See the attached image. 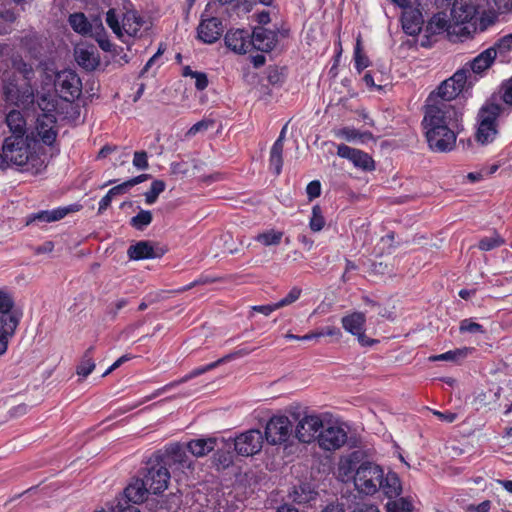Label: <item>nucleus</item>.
<instances>
[{
	"instance_id": "052dcab7",
	"label": "nucleus",
	"mask_w": 512,
	"mask_h": 512,
	"mask_svg": "<svg viewBox=\"0 0 512 512\" xmlns=\"http://www.w3.org/2000/svg\"><path fill=\"white\" fill-rule=\"evenodd\" d=\"M212 125L211 121L201 120L190 127L186 135L188 137L195 136L198 132L206 131Z\"/></svg>"
},
{
	"instance_id": "1a4fd4ad",
	"label": "nucleus",
	"mask_w": 512,
	"mask_h": 512,
	"mask_svg": "<svg viewBox=\"0 0 512 512\" xmlns=\"http://www.w3.org/2000/svg\"><path fill=\"white\" fill-rule=\"evenodd\" d=\"M293 422L286 415H274L266 424L265 439L270 445L286 443L293 434Z\"/></svg>"
},
{
	"instance_id": "680f3d73",
	"label": "nucleus",
	"mask_w": 512,
	"mask_h": 512,
	"mask_svg": "<svg viewBox=\"0 0 512 512\" xmlns=\"http://www.w3.org/2000/svg\"><path fill=\"white\" fill-rule=\"evenodd\" d=\"M309 200L315 199L321 194V184L318 180L311 181L306 187Z\"/></svg>"
},
{
	"instance_id": "bb28decb",
	"label": "nucleus",
	"mask_w": 512,
	"mask_h": 512,
	"mask_svg": "<svg viewBox=\"0 0 512 512\" xmlns=\"http://www.w3.org/2000/svg\"><path fill=\"white\" fill-rule=\"evenodd\" d=\"M68 22L72 29L83 36L92 35L93 27L96 28L102 27V23L100 20L95 19L93 22H90L84 13L77 12L73 13L69 16Z\"/></svg>"
},
{
	"instance_id": "a18cd8bd",
	"label": "nucleus",
	"mask_w": 512,
	"mask_h": 512,
	"mask_svg": "<svg viewBox=\"0 0 512 512\" xmlns=\"http://www.w3.org/2000/svg\"><path fill=\"white\" fill-rule=\"evenodd\" d=\"M283 149L280 147V141L274 143L270 150V168L279 175L283 166Z\"/></svg>"
},
{
	"instance_id": "f704fd0d",
	"label": "nucleus",
	"mask_w": 512,
	"mask_h": 512,
	"mask_svg": "<svg viewBox=\"0 0 512 512\" xmlns=\"http://www.w3.org/2000/svg\"><path fill=\"white\" fill-rule=\"evenodd\" d=\"M6 124L11 132L10 136L26 137V120L20 111H10L6 116Z\"/></svg>"
},
{
	"instance_id": "3c124183",
	"label": "nucleus",
	"mask_w": 512,
	"mask_h": 512,
	"mask_svg": "<svg viewBox=\"0 0 512 512\" xmlns=\"http://www.w3.org/2000/svg\"><path fill=\"white\" fill-rule=\"evenodd\" d=\"M503 244V238L498 233H494L491 236L483 237L478 243V248L482 251H490Z\"/></svg>"
},
{
	"instance_id": "ea45409f",
	"label": "nucleus",
	"mask_w": 512,
	"mask_h": 512,
	"mask_svg": "<svg viewBox=\"0 0 512 512\" xmlns=\"http://www.w3.org/2000/svg\"><path fill=\"white\" fill-rule=\"evenodd\" d=\"M14 307V300L10 293L5 290L0 289V318L3 319L6 317L10 318L13 321L20 322V318L11 313V310Z\"/></svg>"
},
{
	"instance_id": "a878e982",
	"label": "nucleus",
	"mask_w": 512,
	"mask_h": 512,
	"mask_svg": "<svg viewBox=\"0 0 512 512\" xmlns=\"http://www.w3.org/2000/svg\"><path fill=\"white\" fill-rule=\"evenodd\" d=\"M150 494L149 488L145 485L142 478L134 479L124 490L125 498L123 501H127L132 504L143 503Z\"/></svg>"
},
{
	"instance_id": "2f4dec72",
	"label": "nucleus",
	"mask_w": 512,
	"mask_h": 512,
	"mask_svg": "<svg viewBox=\"0 0 512 512\" xmlns=\"http://www.w3.org/2000/svg\"><path fill=\"white\" fill-rule=\"evenodd\" d=\"M337 138L344 139L348 142L364 144L370 140H373V134L369 131L361 132L355 128L344 127L334 132Z\"/></svg>"
},
{
	"instance_id": "20e7f679",
	"label": "nucleus",
	"mask_w": 512,
	"mask_h": 512,
	"mask_svg": "<svg viewBox=\"0 0 512 512\" xmlns=\"http://www.w3.org/2000/svg\"><path fill=\"white\" fill-rule=\"evenodd\" d=\"M462 109L453 103H432L426 101L423 129L462 128Z\"/></svg>"
},
{
	"instance_id": "423d86ee",
	"label": "nucleus",
	"mask_w": 512,
	"mask_h": 512,
	"mask_svg": "<svg viewBox=\"0 0 512 512\" xmlns=\"http://www.w3.org/2000/svg\"><path fill=\"white\" fill-rule=\"evenodd\" d=\"M383 468L370 461L362 462L354 474L356 489L365 495H374L380 490Z\"/></svg>"
},
{
	"instance_id": "9d476101",
	"label": "nucleus",
	"mask_w": 512,
	"mask_h": 512,
	"mask_svg": "<svg viewBox=\"0 0 512 512\" xmlns=\"http://www.w3.org/2000/svg\"><path fill=\"white\" fill-rule=\"evenodd\" d=\"M55 88L60 97L67 102H73L82 92V83L73 70H63L56 75Z\"/></svg>"
},
{
	"instance_id": "58836bf2",
	"label": "nucleus",
	"mask_w": 512,
	"mask_h": 512,
	"mask_svg": "<svg viewBox=\"0 0 512 512\" xmlns=\"http://www.w3.org/2000/svg\"><path fill=\"white\" fill-rule=\"evenodd\" d=\"M75 59L77 63L86 70H94L98 64V58L94 52L79 48L75 50Z\"/></svg>"
},
{
	"instance_id": "f3484780",
	"label": "nucleus",
	"mask_w": 512,
	"mask_h": 512,
	"mask_svg": "<svg viewBox=\"0 0 512 512\" xmlns=\"http://www.w3.org/2000/svg\"><path fill=\"white\" fill-rule=\"evenodd\" d=\"M106 23L118 37H122L124 33L133 36L141 27V21L135 15L130 14H127L123 18L122 24H120L114 9L107 11Z\"/></svg>"
},
{
	"instance_id": "4468645a",
	"label": "nucleus",
	"mask_w": 512,
	"mask_h": 512,
	"mask_svg": "<svg viewBox=\"0 0 512 512\" xmlns=\"http://www.w3.org/2000/svg\"><path fill=\"white\" fill-rule=\"evenodd\" d=\"M346 430L338 424L328 423L323 425L317 436V441L323 450L335 451L340 449L347 442Z\"/></svg>"
},
{
	"instance_id": "5701e85b",
	"label": "nucleus",
	"mask_w": 512,
	"mask_h": 512,
	"mask_svg": "<svg viewBox=\"0 0 512 512\" xmlns=\"http://www.w3.org/2000/svg\"><path fill=\"white\" fill-rule=\"evenodd\" d=\"M224 40L226 46L235 53L245 54L250 52L251 34L247 30H229Z\"/></svg>"
},
{
	"instance_id": "13d9d810",
	"label": "nucleus",
	"mask_w": 512,
	"mask_h": 512,
	"mask_svg": "<svg viewBox=\"0 0 512 512\" xmlns=\"http://www.w3.org/2000/svg\"><path fill=\"white\" fill-rule=\"evenodd\" d=\"M133 165L139 170H146L149 166L147 153L145 151H136L133 157Z\"/></svg>"
},
{
	"instance_id": "49530a36",
	"label": "nucleus",
	"mask_w": 512,
	"mask_h": 512,
	"mask_svg": "<svg viewBox=\"0 0 512 512\" xmlns=\"http://www.w3.org/2000/svg\"><path fill=\"white\" fill-rule=\"evenodd\" d=\"M153 219L152 213L149 210L141 209L137 215L133 216L130 220V225L136 230L142 231L151 224Z\"/></svg>"
},
{
	"instance_id": "f03ea898",
	"label": "nucleus",
	"mask_w": 512,
	"mask_h": 512,
	"mask_svg": "<svg viewBox=\"0 0 512 512\" xmlns=\"http://www.w3.org/2000/svg\"><path fill=\"white\" fill-rule=\"evenodd\" d=\"M20 167L22 171L32 174L40 173L44 168V161L34 152L28 141V137L8 136L4 139L0 152V168Z\"/></svg>"
},
{
	"instance_id": "b1692460",
	"label": "nucleus",
	"mask_w": 512,
	"mask_h": 512,
	"mask_svg": "<svg viewBox=\"0 0 512 512\" xmlns=\"http://www.w3.org/2000/svg\"><path fill=\"white\" fill-rule=\"evenodd\" d=\"M224 27L222 21L216 17L202 20L198 26V37L204 43L212 44L222 35Z\"/></svg>"
},
{
	"instance_id": "c85d7f7f",
	"label": "nucleus",
	"mask_w": 512,
	"mask_h": 512,
	"mask_svg": "<svg viewBox=\"0 0 512 512\" xmlns=\"http://www.w3.org/2000/svg\"><path fill=\"white\" fill-rule=\"evenodd\" d=\"M70 210L68 208H57L53 210H43L37 213L30 214L26 218V224L32 223H51L64 218Z\"/></svg>"
},
{
	"instance_id": "774afa93",
	"label": "nucleus",
	"mask_w": 512,
	"mask_h": 512,
	"mask_svg": "<svg viewBox=\"0 0 512 512\" xmlns=\"http://www.w3.org/2000/svg\"><path fill=\"white\" fill-rule=\"evenodd\" d=\"M491 508V502L485 500L478 505H470L467 510L469 512H489Z\"/></svg>"
},
{
	"instance_id": "2eb2a0df",
	"label": "nucleus",
	"mask_w": 512,
	"mask_h": 512,
	"mask_svg": "<svg viewBox=\"0 0 512 512\" xmlns=\"http://www.w3.org/2000/svg\"><path fill=\"white\" fill-rule=\"evenodd\" d=\"M264 436L259 429H250L235 438V451L241 456H252L262 449Z\"/></svg>"
},
{
	"instance_id": "4d7b16f0",
	"label": "nucleus",
	"mask_w": 512,
	"mask_h": 512,
	"mask_svg": "<svg viewBox=\"0 0 512 512\" xmlns=\"http://www.w3.org/2000/svg\"><path fill=\"white\" fill-rule=\"evenodd\" d=\"M292 498L298 503H304L313 499V492L310 490L306 492L305 487L300 486L294 489Z\"/></svg>"
},
{
	"instance_id": "de8ad7c7",
	"label": "nucleus",
	"mask_w": 512,
	"mask_h": 512,
	"mask_svg": "<svg viewBox=\"0 0 512 512\" xmlns=\"http://www.w3.org/2000/svg\"><path fill=\"white\" fill-rule=\"evenodd\" d=\"M283 237V232L268 230L263 233L258 234L255 237V240L261 243L264 246H273L278 245Z\"/></svg>"
},
{
	"instance_id": "69168bd1",
	"label": "nucleus",
	"mask_w": 512,
	"mask_h": 512,
	"mask_svg": "<svg viewBox=\"0 0 512 512\" xmlns=\"http://www.w3.org/2000/svg\"><path fill=\"white\" fill-rule=\"evenodd\" d=\"M192 78L195 79V87L198 90H204L208 86V78L206 73L197 72Z\"/></svg>"
},
{
	"instance_id": "bf43d9fd",
	"label": "nucleus",
	"mask_w": 512,
	"mask_h": 512,
	"mask_svg": "<svg viewBox=\"0 0 512 512\" xmlns=\"http://www.w3.org/2000/svg\"><path fill=\"white\" fill-rule=\"evenodd\" d=\"M111 512H140V510L128 503L127 501L118 500L115 505H111L110 507Z\"/></svg>"
},
{
	"instance_id": "864d4df0",
	"label": "nucleus",
	"mask_w": 512,
	"mask_h": 512,
	"mask_svg": "<svg viewBox=\"0 0 512 512\" xmlns=\"http://www.w3.org/2000/svg\"><path fill=\"white\" fill-rule=\"evenodd\" d=\"M459 331L461 333H471V334H484L485 329L479 323L472 321L471 319H463L459 325Z\"/></svg>"
},
{
	"instance_id": "473e14b6",
	"label": "nucleus",
	"mask_w": 512,
	"mask_h": 512,
	"mask_svg": "<svg viewBox=\"0 0 512 512\" xmlns=\"http://www.w3.org/2000/svg\"><path fill=\"white\" fill-rule=\"evenodd\" d=\"M18 325V321L0 318V356L6 353L9 340L14 336Z\"/></svg>"
},
{
	"instance_id": "603ef678",
	"label": "nucleus",
	"mask_w": 512,
	"mask_h": 512,
	"mask_svg": "<svg viewBox=\"0 0 512 512\" xmlns=\"http://www.w3.org/2000/svg\"><path fill=\"white\" fill-rule=\"evenodd\" d=\"M38 106L42 111L41 115L54 114L56 111L57 100L52 95H42L38 100Z\"/></svg>"
},
{
	"instance_id": "c03bdc74",
	"label": "nucleus",
	"mask_w": 512,
	"mask_h": 512,
	"mask_svg": "<svg viewBox=\"0 0 512 512\" xmlns=\"http://www.w3.org/2000/svg\"><path fill=\"white\" fill-rule=\"evenodd\" d=\"M413 509V504L407 497H400L398 499L388 501L386 504L387 512H413Z\"/></svg>"
},
{
	"instance_id": "a19ab883",
	"label": "nucleus",
	"mask_w": 512,
	"mask_h": 512,
	"mask_svg": "<svg viewBox=\"0 0 512 512\" xmlns=\"http://www.w3.org/2000/svg\"><path fill=\"white\" fill-rule=\"evenodd\" d=\"M94 346H90L83 354L82 359L77 366V374L82 377H87L95 369V361L93 359Z\"/></svg>"
},
{
	"instance_id": "cd10ccee",
	"label": "nucleus",
	"mask_w": 512,
	"mask_h": 512,
	"mask_svg": "<svg viewBox=\"0 0 512 512\" xmlns=\"http://www.w3.org/2000/svg\"><path fill=\"white\" fill-rule=\"evenodd\" d=\"M497 56L496 48L495 47H489L488 49L481 52L479 55H477L472 61H470L467 66L469 68L464 67L468 70V72L471 70L472 72L476 74H480L484 72L486 69H488L494 62L495 58Z\"/></svg>"
},
{
	"instance_id": "a211bd4d",
	"label": "nucleus",
	"mask_w": 512,
	"mask_h": 512,
	"mask_svg": "<svg viewBox=\"0 0 512 512\" xmlns=\"http://www.w3.org/2000/svg\"><path fill=\"white\" fill-rule=\"evenodd\" d=\"M337 155L349 160L356 168L363 171H372L375 169L373 158L362 150L352 148L345 144H339L337 146Z\"/></svg>"
},
{
	"instance_id": "6e6d98bb",
	"label": "nucleus",
	"mask_w": 512,
	"mask_h": 512,
	"mask_svg": "<svg viewBox=\"0 0 512 512\" xmlns=\"http://www.w3.org/2000/svg\"><path fill=\"white\" fill-rule=\"evenodd\" d=\"M301 292L302 290L300 288L293 287L286 295V297L277 302L279 309L297 301L301 295Z\"/></svg>"
},
{
	"instance_id": "dca6fc26",
	"label": "nucleus",
	"mask_w": 512,
	"mask_h": 512,
	"mask_svg": "<svg viewBox=\"0 0 512 512\" xmlns=\"http://www.w3.org/2000/svg\"><path fill=\"white\" fill-rule=\"evenodd\" d=\"M323 421L318 415H305L295 426V437L302 443H311L317 439L323 428Z\"/></svg>"
},
{
	"instance_id": "09e8293b",
	"label": "nucleus",
	"mask_w": 512,
	"mask_h": 512,
	"mask_svg": "<svg viewBox=\"0 0 512 512\" xmlns=\"http://www.w3.org/2000/svg\"><path fill=\"white\" fill-rule=\"evenodd\" d=\"M166 184L162 180H154L150 189L144 193L145 203L152 205L157 201L158 196L165 190Z\"/></svg>"
},
{
	"instance_id": "79ce46f5",
	"label": "nucleus",
	"mask_w": 512,
	"mask_h": 512,
	"mask_svg": "<svg viewBox=\"0 0 512 512\" xmlns=\"http://www.w3.org/2000/svg\"><path fill=\"white\" fill-rule=\"evenodd\" d=\"M322 512H346L344 505L333 502L326 505ZM352 512H380L378 507L371 503L357 504Z\"/></svg>"
},
{
	"instance_id": "39448f33",
	"label": "nucleus",
	"mask_w": 512,
	"mask_h": 512,
	"mask_svg": "<svg viewBox=\"0 0 512 512\" xmlns=\"http://www.w3.org/2000/svg\"><path fill=\"white\" fill-rule=\"evenodd\" d=\"M500 112L501 107L494 103L486 104L479 110L478 128L475 135L478 143L487 145L496 139L498 134L497 119Z\"/></svg>"
},
{
	"instance_id": "5fc2aeb1",
	"label": "nucleus",
	"mask_w": 512,
	"mask_h": 512,
	"mask_svg": "<svg viewBox=\"0 0 512 512\" xmlns=\"http://www.w3.org/2000/svg\"><path fill=\"white\" fill-rule=\"evenodd\" d=\"M354 60H355V68L357 69V71L359 73H361L363 69H365L369 66V59L367 56H365L362 53L359 40L357 41V44L355 46Z\"/></svg>"
},
{
	"instance_id": "412c9836",
	"label": "nucleus",
	"mask_w": 512,
	"mask_h": 512,
	"mask_svg": "<svg viewBox=\"0 0 512 512\" xmlns=\"http://www.w3.org/2000/svg\"><path fill=\"white\" fill-rule=\"evenodd\" d=\"M35 130L39 139L45 145L51 146L57 137L55 114L39 115Z\"/></svg>"
},
{
	"instance_id": "8fccbe9b",
	"label": "nucleus",
	"mask_w": 512,
	"mask_h": 512,
	"mask_svg": "<svg viewBox=\"0 0 512 512\" xmlns=\"http://www.w3.org/2000/svg\"><path fill=\"white\" fill-rule=\"evenodd\" d=\"M325 218L319 205L312 207V215L309 221V227L313 232L321 231L325 226Z\"/></svg>"
},
{
	"instance_id": "f8f14e48",
	"label": "nucleus",
	"mask_w": 512,
	"mask_h": 512,
	"mask_svg": "<svg viewBox=\"0 0 512 512\" xmlns=\"http://www.w3.org/2000/svg\"><path fill=\"white\" fill-rule=\"evenodd\" d=\"M249 354V351L248 350H239V351H236L234 353H231V354H228L220 359H218L217 361L215 362H212L210 364H207L205 366H202V367H198V368H195L193 369L192 371H190L188 374H186L185 376H183L182 378H180L179 380H176V381H173V382H170L168 384H166L165 386L159 388L158 390L155 391V393L148 397L147 400H150L154 397H157L159 395H161L162 393L180 385V384H183V383H186L188 382L189 380L195 378V377H198L216 367H218L220 364L222 363H225L227 361H230L236 357H240V356H244V355H247Z\"/></svg>"
},
{
	"instance_id": "6ab92c4d",
	"label": "nucleus",
	"mask_w": 512,
	"mask_h": 512,
	"mask_svg": "<svg viewBox=\"0 0 512 512\" xmlns=\"http://www.w3.org/2000/svg\"><path fill=\"white\" fill-rule=\"evenodd\" d=\"M365 322L366 317L362 312H354L350 315L344 316L341 320L345 331L355 335L362 346H369L372 345L375 341L370 340L364 334Z\"/></svg>"
},
{
	"instance_id": "ddd939ff",
	"label": "nucleus",
	"mask_w": 512,
	"mask_h": 512,
	"mask_svg": "<svg viewBox=\"0 0 512 512\" xmlns=\"http://www.w3.org/2000/svg\"><path fill=\"white\" fill-rule=\"evenodd\" d=\"M142 479L150 493L160 494L168 487L170 473L165 465L150 461Z\"/></svg>"
},
{
	"instance_id": "7ed1b4c3",
	"label": "nucleus",
	"mask_w": 512,
	"mask_h": 512,
	"mask_svg": "<svg viewBox=\"0 0 512 512\" xmlns=\"http://www.w3.org/2000/svg\"><path fill=\"white\" fill-rule=\"evenodd\" d=\"M456 24H470L474 30H485L494 23L496 13L492 0H455L451 10Z\"/></svg>"
},
{
	"instance_id": "4be33fe9",
	"label": "nucleus",
	"mask_w": 512,
	"mask_h": 512,
	"mask_svg": "<svg viewBox=\"0 0 512 512\" xmlns=\"http://www.w3.org/2000/svg\"><path fill=\"white\" fill-rule=\"evenodd\" d=\"M419 4L414 7L413 5L403 9L401 21L404 32L410 36H415L420 33L424 18L419 8Z\"/></svg>"
},
{
	"instance_id": "37998d69",
	"label": "nucleus",
	"mask_w": 512,
	"mask_h": 512,
	"mask_svg": "<svg viewBox=\"0 0 512 512\" xmlns=\"http://www.w3.org/2000/svg\"><path fill=\"white\" fill-rule=\"evenodd\" d=\"M127 191L124 187V185L121 183L119 185H116L112 187L107 194L102 197V199L99 202V208H98V214H102L111 204L114 197L123 195Z\"/></svg>"
},
{
	"instance_id": "c756f323",
	"label": "nucleus",
	"mask_w": 512,
	"mask_h": 512,
	"mask_svg": "<svg viewBox=\"0 0 512 512\" xmlns=\"http://www.w3.org/2000/svg\"><path fill=\"white\" fill-rule=\"evenodd\" d=\"M127 255L131 260H141L157 258L162 253L156 252L151 242L139 241L128 248Z\"/></svg>"
},
{
	"instance_id": "f257e3e1",
	"label": "nucleus",
	"mask_w": 512,
	"mask_h": 512,
	"mask_svg": "<svg viewBox=\"0 0 512 512\" xmlns=\"http://www.w3.org/2000/svg\"><path fill=\"white\" fill-rule=\"evenodd\" d=\"M14 72L11 77L5 78L3 73L2 89L5 101L18 107L27 108L35 99V72L30 64L22 60L14 61Z\"/></svg>"
},
{
	"instance_id": "7c9ffc66",
	"label": "nucleus",
	"mask_w": 512,
	"mask_h": 512,
	"mask_svg": "<svg viewBox=\"0 0 512 512\" xmlns=\"http://www.w3.org/2000/svg\"><path fill=\"white\" fill-rule=\"evenodd\" d=\"M380 490L386 497L392 499L400 495L402 491L401 481L395 472L382 473Z\"/></svg>"
},
{
	"instance_id": "c9c22d12",
	"label": "nucleus",
	"mask_w": 512,
	"mask_h": 512,
	"mask_svg": "<svg viewBox=\"0 0 512 512\" xmlns=\"http://www.w3.org/2000/svg\"><path fill=\"white\" fill-rule=\"evenodd\" d=\"M360 458V452L356 451L350 454L349 456L343 458L340 460L339 466H338V472L339 476L343 479L354 477L355 471L358 466L357 463L359 462Z\"/></svg>"
},
{
	"instance_id": "72a5a7b5",
	"label": "nucleus",
	"mask_w": 512,
	"mask_h": 512,
	"mask_svg": "<svg viewBox=\"0 0 512 512\" xmlns=\"http://www.w3.org/2000/svg\"><path fill=\"white\" fill-rule=\"evenodd\" d=\"M215 438L193 439L187 443V450L195 457H203L214 450Z\"/></svg>"
},
{
	"instance_id": "4c0bfd02",
	"label": "nucleus",
	"mask_w": 512,
	"mask_h": 512,
	"mask_svg": "<svg viewBox=\"0 0 512 512\" xmlns=\"http://www.w3.org/2000/svg\"><path fill=\"white\" fill-rule=\"evenodd\" d=\"M448 19L445 12H438L432 16L426 26V32L430 35L441 34L448 28Z\"/></svg>"
},
{
	"instance_id": "aec40b11",
	"label": "nucleus",
	"mask_w": 512,
	"mask_h": 512,
	"mask_svg": "<svg viewBox=\"0 0 512 512\" xmlns=\"http://www.w3.org/2000/svg\"><path fill=\"white\" fill-rule=\"evenodd\" d=\"M278 34L276 31L264 27H255L250 40V51L255 49L262 52H270L276 46Z\"/></svg>"
},
{
	"instance_id": "0eeeda50",
	"label": "nucleus",
	"mask_w": 512,
	"mask_h": 512,
	"mask_svg": "<svg viewBox=\"0 0 512 512\" xmlns=\"http://www.w3.org/2000/svg\"><path fill=\"white\" fill-rule=\"evenodd\" d=\"M468 70L465 68L457 70L450 78L444 80L436 91L428 96V102L452 103V101L463 91L467 82Z\"/></svg>"
},
{
	"instance_id": "e2e57ef3",
	"label": "nucleus",
	"mask_w": 512,
	"mask_h": 512,
	"mask_svg": "<svg viewBox=\"0 0 512 512\" xmlns=\"http://www.w3.org/2000/svg\"><path fill=\"white\" fill-rule=\"evenodd\" d=\"M496 48V51L499 50L500 52H506L512 49V33L505 35L501 39L498 40V42L494 46Z\"/></svg>"
},
{
	"instance_id": "393cba45",
	"label": "nucleus",
	"mask_w": 512,
	"mask_h": 512,
	"mask_svg": "<svg viewBox=\"0 0 512 512\" xmlns=\"http://www.w3.org/2000/svg\"><path fill=\"white\" fill-rule=\"evenodd\" d=\"M164 464L177 465L181 469H190V461L185 448L179 443H173L165 447Z\"/></svg>"
},
{
	"instance_id": "6e6552de",
	"label": "nucleus",
	"mask_w": 512,
	"mask_h": 512,
	"mask_svg": "<svg viewBox=\"0 0 512 512\" xmlns=\"http://www.w3.org/2000/svg\"><path fill=\"white\" fill-rule=\"evenodd\" d=\"M462 128L442 127L440 129H424L425 137L431 151L447 153L456 146L457 135Z\"/></svg>"
},
{
	"instance_id": "338daca9",
	"label": "nucleus",
	"mask_w": 512,
	"mask_h": 512,
	"mask_svg": "<svg viewBox=\"0 0 512 512\" xmlns=\"http://www.w3.org/2000/svg\"><path fill=\"white\" fill-rule=\"evenodd\" d=\"M279 309L278 305H277V302L274 303V304H268V305H258V306H253L252 307V310L253 311H256V312H259V313H262L263 315L265 316H268L270 315L273 311Z\"/></svg>"
},
{
	"instance_id": "9b49d317",
	"label": "nucleus",
	"mask_w": 512,
	"mask_h": 512,
	"mask_svg": "<svg viewBox=\"0 0 512 512\" xmlns=\"http://www.w3.org/2000/svg\"><path fill=\"white\" fill-rule=\"evenodd\" d=\"M249 354V351L248 350H239V351H236L234 353H231V354H228L220 359H218L217 361L215 362H212L210 364H207L205 366H202V367H198V368H195L193 369L192 371H190L188 374H186L185 376H183L182 378H180L179 380H176V381H173V382H170L168 384H166L165 386L159 388L158 390L155 391V393L148 397L147 400H150L154 397H157L159 395H161L162 393L180 385V384H183V383H186L188 382L189 380L195 378V377H198L216 367H218L220 364L222 363H225L227 361H230L236 357H240V356H244V355H247Z\"/></svg>"
},
{
	"instance_id": "0e129e2a",
	"label": "nucleus",
	"mask_w": 512,
	"mask_h": 512,
	"mask_svg": "<svg viewBox=\"0 0 512 512\" xmlns=\"http://www.w3.org/2000/svg\"><path fill=\"white\" fill-rule=\"evenodd\" d=\"M502 99L506 104L512 105V77L502 86Z\"/></svg>"
},
{
	"instance_id": "e433bc0d",
	"label": "nucleus",
	"mask_w": 512,
	"mask_h": 512,
	"mask_svg": "<svg viewBox=\"0 0 512 512\" xmlns=\"http://www.w3.org/2000/svg\"><path fill=\"white\" fill-rule=\"evenodd\" d=\"M474 351L472 347H463L457 348L454 350L447 351L445 353L434 355L429 357L430 361H450V362H459L460 360L466 358Z\"/></svg>"
}]
</instances>
